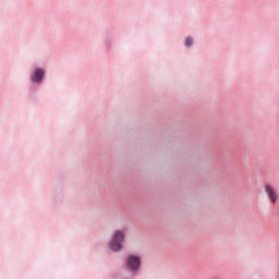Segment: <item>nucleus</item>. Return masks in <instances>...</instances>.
Listing matches in <instances>:
<instances>
[{
  "label": "nucleus",
  "mask_w": 279,
  "mask_h": 279,
  "mask_svg": "<svg viewBox=\"0 0 279 279\" xmlns=\"http://www.w3.org/2000/svg\"><path fill=\"white\" fill-rule=\"evenodd\" d=\"M265 192L268 198L270 199L271 204H276V202H278V192H276V189H274V186L267 184L265 186Z\"/></svg>",
  "instance_id": "nucleus-3"
},
{
  "label": "nucleus",
  "mask_w": 279,
  "mask_h": 279,
  "mask_svg": "<svg viewBox=\"0 0 279 279\" xmlns=\"http://www.w3.org/2000/svg\"><path fill=\"white\" fill-rule=\"evenodd\" d=\"M123 239H125L123 232L117 231L113 234L111 243L109 244L110 250H112V252H119L121 250V243H123Z\"/></svg>",
  "instance_id": "nucleus-1"
},
{
  "label": "nucleus",
  "mask_w": 279,
  "mask_h": 279,
  "mask_svg": "<svg viewBox=\"0 0 279 279\" xmlns=\"http://www.w3.org/2000/svg\"><path fill=\"white\" fill-rule=\"evenodd\" d=\"M126 265L132 271H137V269L141 267V258L134 255H130L126 258Z\"/></svg>",
  "instance_id": "nucleus-2"
},
{
  "label": "nucleus",
  "mask_w": 279,
  "mask_h": 279,
  "mask_svg": "<svg viewBox=\"0 0 279 279\" xmlns=\"http://www.w3.org/2000/svg\"><path fill=\"white\" fill-rule=\"evenodd\" d=\"M191 45H193V39L191 37H186L185 38V46L191 47Z\"/></svg>",
  "instance_id": "nucleus-5"
},
{
  "label": "nucleus",
  "mask_w": 279,
  "mask_h": 279,
  "mask_svg": "<svg viewBox=\"0 0 279 279\" xmlns=\"http://www.w3.org/2000/svg\"><path fill=\"white\" fill-rule=\"evenodd\" d=\"M43 77H45V71L36 69L32 80L33 82H43Z\"/></svg>",
  "instance_id": "nucleus-4"
}]
</instances>
